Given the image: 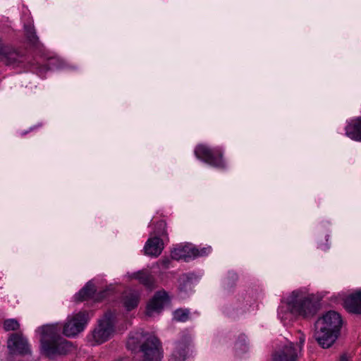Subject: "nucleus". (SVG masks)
I'll return each instance as SVG.
<instances>
[{"instance_id":"1","label":"nucleus","mask_w":361,"mask_h":361,"mask_svg":"<svg viewBox=\"0 0 361 361\" xmlns=\"http://www.w3.org/2000/svg\"><path fill=\"white\" fill-rule=\"evenodd\" d=\"M318 310L314 301V295L305 288L293 290L284 296L278 309V316L286 324L293 317L301 316L305 318L314 315Z\"/></svg>"},{"instance_id":"2","label":"nucleus","mask_w":361,"mask_h":361,"mask_svg":"<svg viewBox=\"0 0 361 361\" xmlns=\"http://www.w3.org/2000/svg\"><path fill=\"white\" fill-rule=\"evenodd\" d=\"M61 326L59 324H47L39 327L40 343L42 353L49 358L71 352L73 345L61 336Z\"/></svg>"},{"instance_id":"3","label":"nucleus","mask_w":361,"mask_h":361,"mask_svg":"<svg viewBox=\"0 0 361 361\" xmlns=\"http://www.w3.org/2000/svg\"><path fill=\"white\" fill-rule=\"evenodd\" d=\"M343 321L341 315L335 311L326 312L315 323L314 337L323 348L331 347L338 338Z\"/></svg>"},{"instance_id":"4","label":"nucleus","mask_w":361,"mask_h":361,"mask_svg":"<svg viewBox=\"0 0 361 361\" xmlns=\"http://www.w3.org/2000/svg\"><path fill=\"white\" fill-rule=\"evenodd\" d=\"M138 346L142 353V361H161V347L159 341L154 336L143 332L131 334L127 341L128 348L135 350Z\"/></svg>"},{"instance_id":"5","label":"nucleus","mask_w":361,"mask_h":361,"mask_svg":"<svg viewBox=\"0 0 361 361\" xmlns=\"http://www.w3.org/2000/svg\"><path fill=\"white\" fill-rule=\"evenodd\" d=\"M115 314L107 312L98 321V325L92 332L94 344H101L108 341L114 333Z\"/></svg>"},{"instance_id":"6","label":"nucleus","mask_w":361,"mask_h":361,"mask_svg":"<svg viewBox=\"0 0 361 361\" xmlns=\"http://www.w3.org/2000/svg\"><path fill=\"white\" fill-rule=\"evenodd\" d=\"M299 344L288 341L280 346L273 355V361H296L300 354L305 341V335L300 331H298Z\"/></svg>"},{"instance_id":"7","label":"nucleus","mask_w":361,"mask_h":361,"mask_svg":"<svg viewBox=\"0 0 361 361\" xmlns=\"http://www.w3.org/2000/svg\"><path fill=\"white\" fill-rule=\"evenodd\" d=\"M90 318V314L86 311H80L69 315L63 324V334L67 337L77 336L84 331Z\"/></svg>"},{"instance_id":"8","label":"nucleus","mask_w":361,"mask_h":361,"mask_svg":"<svg viewBox=\"0 0 361 361\" xmlns=\"http://www.w3.org/2000/svg\"><path fill=\"white\" fill-rule=\"evenodd\" d=\"M195 154L197 158L212 166L223 168L225 166L222 153L219 149H210L204 145H200L196 147Z\"/></svg>"},{"instance_id":"9","label":"nucleus","mask_w":361,"mask_h":361,"mask_svg":"<svg viewBox=\"0 0 361 361\" xmlns=\"http://www.w3.org/2000/svg\"><path fill=\"white\" fill-rule=\"evenodd\" d=\"M192 354L190 336H185L173 343L169 361H185Z\"/></svg>"},{"instance_id":"10","label":"nucleus","mask_w":361,"mask_h":361,"mask_svg":"<svg viewBox=\"0 0 361 361\" xmlns=\"http://www.w3.org/2000/svg\"><path fill=\"white\" fill-rule=\"evenodd\" d=\"M169 302V296L165 290L157 291L147 303L146 315L153 317L159 314L164 306L168 305Z\"/></svg>"},{"instance_id":"11","label":"nucleus","mask_w":361,"mask_h":361,"mask_svg":"<svg viewBox=\"0 0 361 361\" xmlns=\"http://www.w3.org/2000/svg\"><path fill=\"white\" fill-rule=\"evenodd\" d=\"M7 344L11 353L27 355L31 353L27 340L20 334H11Z\"/></svg>"},{"instance_id":"12","label":"nucleus","mask_w":361,"mask_h":361,"mask_svg":"<svg viewBox=\"0 0 361 361\" xmlns=\"http://www.w3.org/2000/svg\"><path fill=\"white\" fill-rule=\"evenodd\" d=\"M194 245L192 244H179L176 245L171 252V258L175 260L184 259L188 261L194 258Z\"/></svg>"},{"instance_id":"13","label":"nucleus","mask_w":361,"mask_h":361,"mask_svg":"<svg viewBox=\"0 0 361 361\" xmlns=\"http://www.w3.org/2000/svg\"><path fill=\"white\" fill-rule=\"evenodd\" d=\"M344 307L350 313L361 314V290L352 293L345 299Z\"/></svg>"},{"instance_id":"14","label":"nucleus","mask_w":361,"mask_h":361,"mask_svg":"<svg viewBox=\"0 0 361 361\" xmlns=\"http://www.w3.org/2000/svg\"><path fill=\"white\" fill-rule=\"evenodd\" d=\"M163 249L164 243L157 236L149 238L144 247L145 254L151 257H158Z\"/></svg>"},{"instance_id":"15","label":"nucleus","mask_w":361,"mask_h":361,"mask_svg":"<svg viewBox=\"0 0 361 361\" xmlns=\"http://www.w3.org/2000/svg\"><path fill=\"white\" fill-rule=\"evenodd\" d=\"M130 279H137L141 284L148 289H153L155 287V279L148 271L145 270L138 271L128 274Z\"/></svg>"},{"instance_id":"16","label":"nucleus","mask_w":361,"mask_h":361,"mask_svg":"<svg viewBox=\"0 0 361 361\" xmlns=\"http://www.w3.org/2000/svg\"><path fill=\"white\" fill-rule=\"evenodd\" d=\"M0 59L8 65H16L22 61L23 56L11 47L5 46L0 53Z\"/></svg>"},{"instance_id":"17","label":"nucleus","mask_w":361,"mask_h":361,"mask_svg":"<svg viewBox=\"0 0 361 361\" xmlns=\"http://www.w3.org/2000/svg\"><path fill=\"white\" fill-rule=\"evenodd\" d=\"M345 135L352 140L361 141V117L350 121L345 126Z\"/></svg>"},{"instance_id":"18","label":"nucleus","mask_w":361,"mask_h":361,"mask_svg":"<svg viewBox=\"0 0 361 361\" xmlns=\"http://www.w3.org/2000/svg\"><path fill=\"white\" fill-rule=\"evenodd\" d=\"M140 300V295L136 292L126 293L123 295V302L127 310H131L136 307Z\"/></svg>"},{"instance_id":"19","label":"nucleus","mask_w":361,"mask_h":361,"mask_svg":"<svg viewBox=\"0 0 361 361\" xmlns=\"http://www.w3.org/2000/svg\"><path fill=\"white\" fill-rule=\"evenodd\" d=\"M95 292V287L92 281H89L85 286L82 288L76 295L75 299L78 301H82L92 298Z\"/></svg>"},{"instance_id":"20","label":"nucleus","mask_w":361,"mask_h":361,"mask_svg":"<svg viewBox=\"0 0 361 361\" xmlns=\"http://www.w3.org/2000/svg\"><path fill=\"white\" fill-rule=\"evenodd\" d=\"M179 286L180 293L192 290L193 285L191 279L186 274L182 275L179 279Z\"/></svg>"},{"instance_id":"21","label":"nucleus","mask_w":361,"mask_h":361,"mask_svg":"<svg viewBox=\"0 0 361 361\" xmlns=\"http://www.w3.org/2000/svg\"><path fill=\"white\" fill-rule=\"evenodd\" d=\"M25 35L28 39V41L32 45H37L39 42L38 37L36 35L35 28L32 24L25 25L24 26Z\"/></svg>"},{"instance_id":"22","label":"nucleus","mask_w":361,"mask_h":361,"mask_svg":"<svg viewBox=\"0 0 361 361\" xmlns=\"http://www.w3.org/2000/svg\"><path fill=\"white\" fill-rule=\"evenodd\" d=\"M190 312L187 309H178L173 312V319L176 321L184 322L189 319Z\"/></svg>"},{"instance_id":"23","label":"nucleus","mask_w":361,"mask_h":361,"mask_svg":"<svg viewBox=\"0 0 361 361\" xmlns=\"http://www.w3.org/2000/svg\"><path fill=\"white\" fill-rule=\"evenodd\" d=\"M234 348L236 355L241 356L248 351L249 347L245 341H238L235 343Z\"/></svg>"},{"instance_id":"24","label":"nucleus","mask_w":361,"mask_h":361,"mask_svg":"<svg viewBox=\"0 0 361 361\" xmlns=\"http://www.w3.org/2000/svg\"><path fill=\"white\" fill-rule=\"evenodd\" d=\"M19 326V323L14 319H6L4 323V328L6 331H14L18 329Z\"/></svg>"},{"instance_id":"25","label":"nucleus","mask_w":361,"mask_h":361,"mask_svg":"<svg viewBox=\"0 0 361 361\" xmlns=\"http://www.w3.org/2000/svg\"><path fill=\"white\" fill-rule=\"evenodd\" d=\"M194 258L197 257H203L209 255L212 252V247L210 246L204 247L200 249L194 246Z\"/></svg>"},{"instance_id":"26","label":"nucleus","mask_w":361,"mask_h":361,"mask_svg":"<svg viewBox=\"0 0 361 361\" xmlns=\"http://www.w3.org/2000/svg\"><path fill=\"white\" fill-rule=\"evenodd\" d=\"M166 224L164 221H160L157 222L155 226L154 234L157 235H166Z\"/></svg>"},{"instance_id":"27","label":"nucleus","mask_w":361,"mask_h":361,"mask_svg":"<svg viewBox=\"0 0 361 361\" xmlns=\"http://www.w3.org/2000/svg\"><path fill=\"white\" fill-rule=\"evenodd\" d=\"M238 279V276L235 272L230 271L228 274L227 277H226L224 280V286L226 287H229L232 286L235 281Z\"/></svg>"},{"instance_id":"28","label":"nucleus","mask_w":361,"mask_h":361,"mask_svg":"<svg viewBox=\"0 0 361 361\" xmlns=\"http://www.w3.org/2000/svg\"><path fill=\"white\" fill-rule=\"evenodd\" d=\"M170 262L171 260L169 258H164L159 261V264L161 266L162 268L166 269L169 267Z\"/></svg>"}]
</instances>
